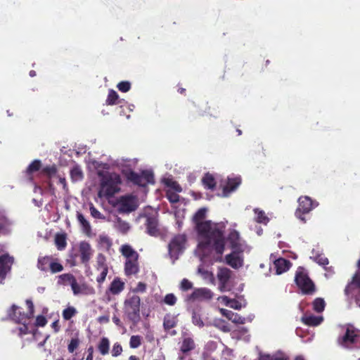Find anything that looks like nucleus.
Masks as SVG:
<instances>
[{
  "mask_svg": "<svg viewBox=\"0 0 360 360\" xmlns=\"http://www.w3.org/2000/svg\"><path fill=\"white\" fill-rule=\"evenodd\" d=\"M206 212L205 208H201L193 217L199 234V243L195 253L202 261H217L224 250L223 233L225 226L223 223L201 221L205 218Z\"/></svg>",
  "mask_w": 360,
  "mask_h": 360,
  "instance_id": "f257e3e1",
  "label": "nucleus"
},
{
  "mask_svg": "<svg viewBox=\"0 0 360 360\" xmlns=\"http://www.w3.org/2000/svg\"><path fill=\"white\" fill-rule=\"evenodd\" d=\"M101 176V186L98 193L100 198L112 197L119 191V184L121 183L120 175L116 173H99Z\"/></svg>",
  "mask_w": 360,
  "mask_h": 360,
  "instance_id": "f03ea898",
  "label": "nucleus"
},
{
  "mask_svg": "<svg viewBox=\"0 0 360 360\" xmlns=\"http://www.w3.org/2000/svg\"><path fill=\"white\" fill-rule=\"evenodd\" d=\"M338 344L345 348L360 347V330L352 325H346L342 327V333L340 335Z\"/></svg>",
  "mask_w": 360,
  "mask_h": 360,
  "instance_id": "7ed1b4c3",
  "label": "nucleus"
},
{
  "mask_svg": "<svg viewBox=\"0 0 360 360\" xmlns=\"http://www.w3.org/2000/svg\"><path fill=\"white\" fill-rule=\"evenodd\" d=\"M140 303L139 296L135 294H128L124 302V312L134 323L140 320Z\"/></svg>",
  "mask_w": 360,
  "mask_h": 360,
  "instance_id": "20e7f679",
  "label": "nucleus"
},
{
  "mask_svg": "<svg viewBox=\"0 0 360 360\" xmlns=\"http://www.w3.org/2000/svg\"><path fill=\"white\" fill-rule=\"evenodd\" d=\"M295 281L303 293L312 294L315 292V286L303 268L297 269Z\"/></svg>",
  "mask_w": 360,
  "mask_h": 360,
  "instance_id": "39448f33",
  "label": "nucleus"
},
{
  "mask_svg": "<svg viewBox=\"0 0 360 360\" xmlns=\"http://www.w3.org/2000/svg\"><path fill=\"white\" fill-rule=\"evenodd\" d=\"M26 304L29 309L27 315L22 314L20 309L16 306L13 305L8 312V315L11 319L18 323H22L25 325L27 319L33 316L34 314V304L31 300H27Z\"/></svg>",
  "mask_w": 360,
  "mask_h": 360,
  "instance_id": "423d86ee",
  "label": "nucleus"
},
{
  "mask_svg": "<svg viewBox=\"0 0 360 360\" xmlns=\"http://www.w3.org/2000/svg\"><path fill=\"white\" fill-rule=\"evenodd\" d=\"M186 236L184 235H178L175 236L169 244V254L170 257L174 260L181 254L185 249Z\"/></svg>",
  "mask_w": 360,
  "mask_h": 360,
  "instance_id": "0eeeda50",
  "label": "nucleus"
},
{
  "mask_svg": "<svg viewBox=\"0 0 360 360\" xmlns=\"http://www.w3.org/2000/svg\"><path fill=\"white\" fill-rule=\"evenodd\" d=\"M298 202L299 206L295 212V215L300 220L305 221L302 214L309 213L312 209L318 206V203L312 201L308 196L300 197Z\"/></svg>",
  "mask_w": 360,
  "mask_h": 360,
  "instance_id": "6e6552de",
  "label": "nucleus"
},
{
  "mask_svg": "<svg viewBox=\"0 0 360 360\" xmlns=\"http://www.w3.org/2000/svg\"><path fill=\"white\" fill-rule=\"evenodd\" d=\"M196 347L192 333L187 329H184L181 333L180 351L183 354L195 349Z\"/></svg>",
  "mask_w": 360,
  "mask_h": 360,
  "instance_id": "1a4fd4ad",
  "label": "nucleus"
},
{
  "mask_svg": "<svg viewBox=\"0 0 360 360\" xmlns=\"http://www.w3.org/2000/svg\"><path fill=\"white\" fill-rule=\"evenodd\" d=\"M128 179L141 186H145L146 184L153 182V175L149 171H143L141 174L131 172L128 174Z\"/></svg>",
  "mask_w": 360,
  "mask_h": 360,
  "instance_id": "9d476101",
  "label": "nucleus"
},
{
  "mask_svg": "<svg viewBox=\"0 0 360 360\" xmlns=\"http://www.w3.org/2000/svg\"><path fill=\"white\" fill-rule=\"evenodd\" d=\"M356 291L358 294L356 295V302L360 307V274L359 272L356 273L353 276L352 281L345 288L347 295L354 294Z\"/></svg>",
  "mask_w": 360,
  "mask_h": 360,
  "instance_id": "9b49d317",
  "label": "nucleus"
},
{
  "mask_svg": "<svg viewBox=\"0 0 360 360\" xmlns=\"http://www.w3.org/2000/svg\"><path fill=\"white\" fill-rule=\"evenodd\" d=\"M13 262V257L8 255H4L0 257V283H2L5 279L7 273L10 271L11 266Z\"/></svg>",
  "mask_w": 360,
  "mask_h": 360,
  "instance_id": "f8f14e48",
  "label": "nucleus"
},
{
  "mask_svg": "<svg viewBox=\"0 0 360 360\" xmlns=\"http://www.w3.org/2000/svg\"><path fill=\"white\" fill-rule=\"evenodd\" d=\"M213 297V292L205 288H200L194 290L190 296V300L198 301L210 300Z\"/></svg>",
  "mask_w": 360,
  "mask_h": 360,
  "instance_id": "ddd939ff",
  "label": "nucleus"
},
{
  "mask_svg": "<svg viewBox=\"0 0 360 360\" xmlns=\"http://www.w3.org/2000/svg\"><path fill=\"white\" fill-rule=\"evenodd\" d=\"M231 271L227 268H219L217 272V278L219 281V290L221 292L226 291V284L231 278Z\"/></svg>",
  "mask_w": 360,
  "mask_h": 360,
  "instance_id": "4468645a",
  "label": "nucleus"
},
{
  "mask_svg": "<svg viewBox=\"0 0 360 360\" xmlns=\"http://www.w3.org/2000/svg\"><path fill=\"white\" fill-rule=\"evenodd\" d=\"M79 252L82 262L86 264L93 254L90 244L86 241L81 242L79 245Z\"/></svg>",
  "mask_w": 360,
  "mask_h": 360,
  "instance_id": "2eb2a0df",
  "label": "nucleus"
},
{
  "mask_svg": "<svg viewBox=\"0 0 360 360\" xmlns=\"http://www.w3.org/2000/svg\"><path fill=\"white\" fill-rule=\"evenodd\" d=\"M226 262L229 265L234 269L242 266L243 259L240 252H233L228 255L226 257Z\"/></svg>",
  "mask_w": 360,
  "mask_h": 360,
  "instance_id": "dca6fc26",
  "label": "nucleus"
},
{
  "mask_svg": "<svg viewBox=\"0 0 360 360\" xmlns=\"http://www.w3.org/2000/svg\"><path fill=\"white\" fill-rule=\"evenodd\" d=\"M240 184V179L239 177L228 178L226 184L223 187L222 196L227 197L231 192L236 189Z\"/></svg>",
  "mask_w": 360,
  "mask_h": 360,
  "instance_id": "f3484780",
  "label": "nucleus"
},
{
  "mask_svg": "<svg viewBox=\"0 0 360 360\" xmlns=\"http://www.w3.org/2000/svg\"><path fill=\"white\" fill-rule=\"evenodd\" d=\"M72 290L75 295H94L95 293V290L92 287L89 286L86 284L79 285L76 282L73 283V286L72 287Z\"/></svg>",
  "mask_w": 360,
  "mask_h": 360,
  "instance_id": "a211bd4d",
  "label": "nucleus"
},
{
  "mask_svg": "<svg viewBox=\"0 0 360 360\" xmlns=\"http://www.w3.org/2000/svg\"><path fill=\"white\" fill-rule=\"evenodd\" d=\"M146 225L148 233L151 236H156L159 233L158 220L155 216L147 217Z\"/></svg>",
  "mask_w": 360,
  "mask_h": 360,
  "instance_id": "6ab92c4d",
  "label": "nucleus"
},
{
  "mask_svg": "<svg viewBox=\"0 0 360 360\" xmlns=\"http://www.w3.org/2000/svg\"><path fill=\"white\" fill-rule=\"evenodd\" d=\"M120 252L122 255L126 258V260L138 259L139 255L131 246L127 244L122 245L120 247Z\"/></svg>",
  "mask_w": 360,
  "mask_h": 360,
  "instance_id": "aec40b11",
  "label": "nucleus"
},
{
  "mask_svg": "<svg viewBox=\"0 0 360 360\" xmlns=\"http://www.w3.org/2000/svg\"><path fill=\"white\" fill-rule=\"evenodd\" d=\"M136 207V198L133 196H126L122 200V209L125 212H131Z\"/></svg>",
  "mask_w": 360,
  "mask_h": 360,
  "instance_id": "412c9836",
  "label": "nucleus"
},
{
  "mask_svg": "<svg viewBox=\"0 0 360 360\" xmlns=\"http://www.w3.org/2000/svg\"><path fill=\"white\" fill-rule=\"evenodd\" d=\"M302 321L311 326H316L321 323L323 320L322 316H314L312 314H305L302 317Z\"/></svg>",
  "mask_w": 360,
  "mask_h": 360,
  "instance_id": "4be33fe9",
  "label": "nucleus"
},
{
  "mask_svg": "<svg viewBox=\"0 0 360 360\" xmlns=\"http://www.w3.org/2000/svg\"><path fill=\"white\" fill-rule=\"evenodd\" d=\"M138 259L126 260L124 271L127 276L136 274L139 271Z\"/></svg>",
  "mask_w": 360,
  "mask_h": 360,
  "instance_id": "5701e85b",
  "label": "nucleus"
},
{
  "mask_svg": "<svg viewBox=\"0 0 360 360\" xmlns=\"http://www.w3.org/2000/svg\"><path fill=\"white\" fill-rule=\"evenodd\" d=\"M113 226L114 228L122 234L127 233L129 229V224L125 221L122 220L120 217H115V220H113Z\"/></svg>",
  "mask_w": 360,
  "mask_h": 360,
  "instance_id": "b1692460",
  "label": "nucleus"
},
{
  "mask_svg": "<svg viewBox=\"0 0 360 360\" xmlns=\"http://www.w3.org/2000/svg\"><path fill=\"white\" fill-rule=\"evenodd\" d=\"M290 263L285 259L279 258L274 262V268L277 275L281 274L290 268Z\"/></svg>",
  "mask_w": 360,
  "mask_h": 360,
  "instance_id": "393cba45",
  "label": "nucleus"
},
{
  "mask_svg": "<svg viewBox=\"0 0 360 360\" xmlns=\"http://www.w3.org/2000/svg\"><path fill=\"white\" fill-rule=\"evenodd\" d=\"M191 321L194 326L200 328H202L205 325L200 308L195 309L193 311Z\"/></svg>",
  "mask_w": 360,
  "mask_h": 360,
  "instance_id": "a878e982",
  "label": "nucleus"
},
{
  "mask_svg": "<svg viewBox=\"0 0 360 360\" xmlns=\"http://www.w3.org/2000/svg\"><path fill=\"white\" fill-rule=\"evenodd\" d=\"M124 288V283L119 278H115L110 284L109 290L113 295L120 293Z\"/></svg>",
  "mask_w": 360,
  "mask_h": 360,
  "instance_id": "bb28decb",
  "label": "nucleus"
},
{
  "mask_svg": "<svg viewBox=\"0 0 360 360\" xmlns=\"http://www.w3.org/2000/svg\"><path fill=\"white\" fill-rule=\"evenodd\" d=\"M77 219L79 223V225L83 231L86 235H89L91 232V227L89 222L86 219L84 216L77 212Z\"/></svg>",
  "mask_w": 360,
  "mask_h": 360,
  "instance_id": "cd10ccee",
  "label": "nucleus"
},
{
  "mask_svg": "<svg viewBox=\"0 0 360 360\" xmlns=\"http://www.w3.org/2000/svg\"><path fill=\"white\" fill-rule=\"evenodd\" d=\"M177 324V319L175 316L167 314L164 318L163 327L165 330L174 328Z\"/></svg>",
  "mask_w": 360,
  "mask_h": 360,
  "instance_id": "c85d7f7f",
  "label": "nucleus"
},
{
  "mask_svg": "<svg viewBox=\"0 0 360 360\" xmlns=\"http://www.w3.org/2000/svg\"><path fill=\"white\" fill-rule=\"evenodd\" d=\"M254 212H255L254 219L255 221H257V223L264 224H266L269 222V219L263 210H259V208H255L254 210Z\"/></svg>",
  "mask_w": 360,
  "mask_h": 360,
  "instance_id": "c756f323",
  "label": "nucleus"
},
{
  "mask_svg": "<svg viewBox=\"0 0 360 360\" xmlns=\"http://www.w3.org/2000/svg\"><path fill=\"white\" fill-rule=\"evenodd\" d=\"M77 281L75 277L70 274H64L58 277V283L62 285H70L71 288L73 286V283H75Z\"/></svg>",
  "mask_w": 360,
  "mask_h": 360,
  "instance_id": "7c9ffc66",
  "label": "nucleus"
},
{
  "mask_svg": "<svg viewBox=\"0 0 360 360\" xmlns=\"http://www.w3.org/2000/svg\"><path fill=\"white\" fill-rule=\"evenodd\" d=\"M202 182L204 186L208 189L213 190L216 186V181L214 177L209 173L204 176L202 179Z\"/></svg>",
  "mask_w": 360,
  "mask_h": 360,
  "instance_id": "2f4dec72",
  "label": "nucleus"
},
{
  "mask_svg": "<svg viewBox=\"0 0 360 360\" xmlns=\"http://www.w3.org/2000/svg\"><path fill=\"white\" fill-rule=\"evenodd\" d=\"M98 349L102 355H106L109 352L110 342L107 338H103L98 343Z\"/></svg>",
  "mask_w": 360,
  "mask_h": 360,
  "instance_id": "473e14b6",
  "label": "nucleus"
},
{
  "mask_svg": "<svg viewBox=\"0 0 360 360\" xmlns=\"http://www.w3.org/2000/svg\"><path fill=\"white\" fill-rule=\"evenodd\" d=\"M310 258L314 259L320 265H326L328 264V260L326 257H324L322 254L319 253L318 251L313 250L311 252V255Z\"/></svg>",
  "mask_w": 360,
  "mask_h": 360,
  "instance_id": "72a5a7b5",
  "label": "nucleus"
},
{
  "mask_svg": "<svg viewBox=\"0 0 360 360\" xmlns=\"http://www.w3.org/2000/svg\"><path fill=\"white\" fill-rule=\"evenodd\" d=\"M51 258L49 257H40L38 259L37 266L41 271H47L50 266Z\"/></svg>",
  "mask_w": 360,
  "mask_h": 360,
  "instance_id": "f704fd0d",
  "label": "nucleus"
},
{
  "mask_svg": "<svg viewBox=\"0 0 360 360\" xmlns=\"http://www.w3.org/2000/svg\"><path fill=\"white\" fill-rule=\"evenodd\" d=\"M326 307V302L322 298H316L313 302V309L315 311L320 313L322 312Z\"/></svg>",
  "mask_w": 360,
  "mask_h": 360,
  "instance_id": "c9c22d12",
  "label": "nucleus"
},
{
  "mask_svg": "<svg viewBox=\"0 0 360 360\" xmlns=\"http://www.w3.org/2000/svg\"><path fill=\"white\" fill-rule=\"evenodd\" d=\"M229 240L231 243L232 247L233 248L240 250V248L238 247V245H240V242H239V234L237 231H233L231 232L229 234Z\"/></svg>",
  "mask_w": 360,
  "mask_h": 360,
  "instance_id": "e433bc0d",
  "label": "nucleus"
},
{
  "mask_svg": "<svg viewBox=\"0 0 360 360\" xmlns=\"http://www.w3.org/2000/svg\"><path fill=\"white\" fill-rule=\"evenodd\" d=\"M70 175H71V178H72V181H79V180L82 179V178H83L82 171L77 166L74 167L71 169Z\"/></svg>",
  "mask_w": 360,
  "mask_h": 360,
  "instance_id": "4c0bfd02",
  "label": "nucleus"
},
{
  "mask_svg": "<svg viewBox=\"0 0 360 360\" xmlns=\"http://www.w3.org/2000/svg\"><path fill=\"white\" fill-rule=\"evenodd\" d=\"M259 360H285L283 354H276L270 355L267 354H259Z\"/></svg>",
  "mask_w": 360,
  "mask_h": 360,
  "instance_id": "58836bf2",
  "label": "nucleus"
},
{
  "mask_svg": "<svg viewBox=\"0 0 360 360\" xmlns=\"http://www.w3.org/2000/svg\"><path fill=\"white\" fill-rule=\"evenodd\" d=\"M98 243L105 249H109L112 245L111 240L106 235H100L98 238Z\"/></svg>",
  "mask_w": 360,
  "mask_h": 360,
  "instance_id": "ea45409f",
  "label": "nucleus"
},
{
  "mask_svg": "<svg viewBox=\"0 0 360 360\" xmlns=\"http://www.w3.org/2000/svg\"><path fill=\"white\" fill-rule=\"evenodd\" d=\"M198 272L203 277L204 279H208L212 283H214V278L213 274L209 271L205 269L202 266H199Z\"/></svg>",
  "mask_w": 360,
  "mask_h": 360,
  "instance_id": "a19ab883",
  "label": "nucleus"
},
{
  "mask_svg": "<svg viewBox=\"0 0 360 360\" xmlns=\"http://www.w3.org/2000/svg\"><path fill=\"white\" fill-rule=\"evenodd\" d=\"M170 189L167 191V198L173 205L179 201V195Z\"/></svg>",
  "mask_w": 360,
  "mask_h": 360,
  "instance_id": "79ce46f5",
  "label": "nucleus"
},
{
  "mask_svg": "<svg viewBox=\"0 0 360 360\" xmlns=\"http://www.w3.org/2000/svg\"><path fill=\"white\" fill-rule=\"evenodd\" d=\"M76 309L73 307H69L63 310V317L65 320H70L76 314Z\"/></svg>",
  "mask_w": 360,
  "mask_h": 360,
  "instance_id": "37998d69",
  "label": "nucleus"
},
{
  "mask_svg": "<svg viewBox=\"0 0 360 360\" xmlns=\"http://www.w3.org/2000/svg\"><path fill=\"white\" fill-rule=\"evenodd\" d=\"M141 344V338L139 335H132L130 338L129 345L131 348H138Z\"/></svg>",
  "mask_w": 360,
  "mask_h": 360,
  "instance_id": "c03bdc74",
  "label": "nucleus"
},
{
  "mask_svg": "<svg viewBox=\"0 0 360 360\" xmlns=\"http://www.w3.org/2000/svg\"><path fill=\"white\" fill-rule=\"evenodd\" d=\"M41 167V162L39 160L33 161L27 167V172L31 174L34 172L38 171Z\"/></svg>",
  "mask_w": 360,
  "mask_h": 360,
  "instance_id": "a18cd8bd",
  "label": "nucleus"
},
{
  "mask_svg": "<svg viewBox=\"0 0 360 360\" xmlns=\"http://www.w3.org/2000/svg\"><path fill=\"white\" fill-rule=\"evenodd\" d=\"M118 98V95L116 91L113 90H110L108 93L107 103L109 105L115 104L117 99Z\"/></svg>",
  "mask_w": 360,
  "mask_h": 360,
  "instance_id": "49530a36",
  "label": "nucleus"
},
{
  "mask_svg": "<svg viewBox=\"0 0 360 360\" xmlns=\"http://www.w3.org/2000/svg\"><path fill=\"white\" fill-rule=\"evenodd\" d=\"M96 262H97L96 269L98 271L102 269L103 267H108L107 265L105 264V258L101 254H99L97 256Z\"/></svg>",
  "mask_w": 360,
  "mask_h": 360,
  "instance_id": "de8ad7c7",
  "label": "nucleus"
},
{
  "mask_svg": "<svg viewBox=\"0 0 360 360\" xmlns=\"http://www.w3.org/2000/svg\"><path fill=\"white\" fill-rule=\"evenodd\" d=\"M79 345V340L78 338H72L68 347L69 352L72 353L78 347Z\"/></svg>",
  "mask_w": 360,
  "mask_h": 360,
  "instance_id": "09e8293b",
  "label": "nucleus"
},
{
  "mask_svg": "<svg viewBox=\"0 0 360 360\" xmlns=\"http://www.w3.org/2000/svg\"><path fill=\"white\" fill-rule=\"evenodd\" d=\"M49 268L53 274L60 272L63 269L62 264L52 262V259L51 260Z\"/></svg>",
  "mask_w": 360,
  "mask_h": 360,
  "instance_id": "8fccbe9b",
  "label": "nucleus"
},
{
  "mask_svg": "<svg viewBox=\"0 0 360 360\" xmlns=\"http://www.w3.org/2000/svg\"><path fill=\"white\" fill-rule=\"evenodd\" d=\"M100 271L99 276L97 277L96 281L99 284H101L105 279L108 274V267H103L102 269L98 270Z\"/></svg>",
  "mask_w": 360,
  "mask_h": 360,
  "instance_id": "3c124183",
  "label": "nucleus"
},
{
  "mask_svg": "<svg viewBox=\"0 0 360 360\" xmlns=\"http://www.w3.org/2000/svg\"><path fill=\"white\" fill-rule=\"evenodd\" d=\"M231 321L235 323L243 324L245 323L246 319L236 313H233V316L231 317Z\"/></svg>",
  "mask_w": 360,
  "mask_h": 360,
  "instance_id": "603ef678",
  "label": "nucleus"
},
{
  "mask_svg": "<svg viewBox=\"0 0 360 360\" xmlns=\"http://www.w3.org/2000/svg\"><path fill=\"white\" fill-rule=\"evenodd\" d=\"M193 287V284L191 281H189L188 279L186 278H184L181 282V284H180V288L182 290H190Z\"/></svg>",
  "mask_w": 360,
  "mask_h": 360,
  "instance_id": "864d4df0",
  "label": "nucleus"
},
{
  "mask_svg": "<svg viewBox=\"0 0 360 360\" xmlns=\"http://www.w3.org/2000/svg\"><path fill=\"white\" fill-rule=\"evenodd\" d=\"M164 301L167 304L172 306L176 303V297L174 294H167L165 297Z\"/></svg>",
  "mask_w": 360,
  "mask_h": 360,
  "instance_id": "5fc2aeb1",
  "label": "nucleus"
},
{
  "mask_svg": "<svg viewBox=\"0 0 360 360\" xmlns=\"http://www.w3.org/2000/svg\"><path fill=\"white\" fill-rule=\"evenodd\" d=\"M122 352V347L118 342L114 344L112 349V355L113 356H117L121 354Z\"/></svg>",
  "mask_w": 360,
  "mask_h": 360,
  "instance_id": "6e6d98bb",
  "label": "nucleus"
},
{
  "mask_svg": "<svg viewBox=\"0 0 360 360\" xmlns=\"http://www.w3.org/2000/svg\"><path fill=\"white\" fill-rule=\"evenodd\" d=\"M91 215L96 219H104L103 215L93 205L90 206Z\"/></svg>",
  "mask_w": 360,
  "mask_h": 360,
  "instance_id": "4d7b16f0",
  "label": "nucleus"
},
{
  "mask_svg": "<svg viewBox=\"0 0 360 360\" xmlns=\"http://www.w3.org/2000/svg\"><path fill=\"white\" fill-rule=\"evenodd\" d=\"M130 83L128 82H121L117 84V88L122 92H127L130 89Z\"/></svg>",
  "mask_w": 360,
  "mask_h": 360,
  "instance_id": "13d9d810",
  "label": "nucleus"
},
{
  "mask_svg": "<svg viewBox=\"0 0 360 360\" xmlns=\"http://www.w3.org/2000/svg\"><path fill=\"white\" fill-rule=\"evenodd\" d=\"M56 243L59 250H62L65 247V240L63 236H57L56 238Z\"/></svg>",
  "mask_w": 360,
  "mask_h": 360,
  "instance_id": "bf43d9fd",
  "label": "nucleus"
},
{
  "mask_svg": "<svg viewBox=\"0 0 360 360\" xmlns=\"http://www.w3.org/2000/svg\"><path fill=\"white\" fill-rule=\"evenodd\" d=\"M146 289V285L145 283H142V282H139L136 287L133 289V292H145Z\"/></svg>",
  "mask_w": 360,
  "mask_h": 360,
  "instance_id": "052dcab7",
  "label": "nucleus"
},
{
  "mask_svg": "<svg viewBox=\"0 0 360 360\" xmlns=\"http://www.w3.org/2000/svg\"><path fill=\"white\" fill-rule=\"evenodd\" d=\"M229 302V307L234 309H240L242 307L241 304L236 300L231 299Z\"/></svg>",
  "mask_w": 360,
  "mask_h": 360,
  "instance_id": "680f3d73",
  "label": "nucleus"
},
{
  "mask_svg": "<svg viewBox=\"0 0 360 360\" xmlns=\"http://www.w3.org/2000/svg\"><path fill=\"white\" fill-rule=\"evenodd\" d=\"M36 324L39 326H44L46 324V319L43 316H38L36 319Z\"/></svg>",
  "mask_w": 360,
  "mask_h": 360,
  "instance_id": "e2e57ef3",
  "label": "nucleus"
},
{
  "mask_svg": "<svg viewBox=\"0 0 360 360\" xmlns=\"http://www.w3.org/2000/svg\"><path fill=\"white\" fill-rule=\"evenodd\" d=\"M220 312L221 314L226 317L227 319H229L230 321H231V317L233 316V311H230V310H228V309H220Z\"/></svg>",
  "mask_w": 360,
  "mask_h": 360,
  "instance_id": "0e129e2a",
  "label": "nucleus"
},
{
  "mask_svg": "<svg viewBox=\"0 0 360 360\" xmlns=\"http://www.w3.org/2000/svg\"><path fill=\"white\" fill-rule=\"evenodd\" d=\"M43 172L47 174L48 176H51L56 173V168L53 167H48L43 169Z\"/></svg>",
  "mask_w": 360,
  "mask_h": 360,
  "instance_id": "69168bd1",
  "label": "nucleus"
},
{
  "mask_svg": "<svg viewBox=\"0 0 360 360\" xmlns=\"http://www.w3.org/2000/svg\"><path fill=\"white\" fill-rule=\"evenodd\" d=\"M217 300H218V301H219L221 304H224V305H225V306H228V307H229V303H230L229 302H230V300H231V299H230V298H229V297H226V296H221V297H219Z\"/></svg>",
  "mask_w": 360,
  "mask_h": 360,
  "instance_id": "338daca9",
  "label": "nucleus"
},
{
  "mask_svg": "<svg viewBox=\"0 0 360 360\" xmlns=\"http://www.w3.org/2000/svg\"><path fill=\"white\" fill-rule=\"evenodd\" d=\"M171 188H172L171 190L174 191V192H181V186L176 182L172 183Z\"/></svg>",
  "mask_w": 360,
  "mask_h": 360,
  "instance_id": "774afa93",
  "label": "nucleus"
}]
</instances>
